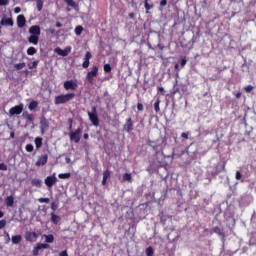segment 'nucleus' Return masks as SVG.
I'll return each mask as SVG.
<instances>
[{
    "label": "nucleus",
    "mask_w": 256,
    "mask_h": 256,
    "mask_svg": "<svg viewBox=\"0 0 256 256\" xmlns=\"http://www.w3.org/2000/svg\"><path fill=\"white\" fill-rule=\"evenodd\" d=\"M37 107H39V102L32 100L29 105H28V109L29 111H35V109H37Z\"/></svg>",
    "instance_id": "24"
},
{
    "label": "nucleus",
    "mask_w": 256,
    "mask_h": 256,
    "mask_svg": "<svg viewBox=\"0 0 256 256\" xmlns=\"http://www.w3.org/2000/svg\"><path fill=\"white\" fill-rule=\"evenodd\" d=\"M253 89H254V87L251 86V85H248V86L244 87V91L246 93H251V91H253Z\"/></svg>",
    "instance_id": "42"
},
{
    "label": "nucleus",
    "mask_w": 256,
    "mask_h": 256,
    "mask_svg": "<svg viewBox=\"0 0 256 256\" xmlns=\"http://www.w3.org/2000/svg\"><path fill=\"white\" fill-rule=\"evenodd\" d=\"M182 139H189V133H182L181 134Z\"/></svg>",
    "instance_id": "55"
},
{
    "label": "nucleus",
    "mask_w": 256,
    "mask_h": 256,
    "mask_svg": "<svg viewBox=\"0 0 256 256\" xmlns=\"http://www.w3.org/2000/svg\"><path fill=\"white\" fill-rule=\"evenodd\" d=\"M55 27H63V24H61V22H56Z\"/></svg>",
    "instance_id": "63"
},
{
    "label": "nucleus",
    "mask_w": 256,
    "mask_h": 256,
    "mask_svg": "<svg viewBox=\"0 0 256 256\" xmlns=\"http://www.w3.org/2000/svg\"><path fill=\"white\" fill-rule=\"evenodd\" d=\"M44 237L46 243H53V241H55V236H53V234L44 235Z\"/></svg>",
    "instance_id": "28"
},
{
    "label": "nucleus",
    "mask_w": 256,
    "mask_h": 256,
    "mask_svg": "<svg viewBox=\"0 0 256 256\" xmlns=\"http://www.w3.org/2000/svg\"><path fill=\"white\" fill-rule=\"evenodd\" d=\"M59 179H70L71 173H61L58 175Z\"/></svg>",
    "instance_id": "32"
},
{
    "label": "nucleus",
    "mask_w": 256,
    "mask_h": 256,
    "mask_svg": "<svg viewBox=\"0 0 256 256\" xmlns=\"http://www.w3.org/2000/svg\"><path fill=\"white\" fill-rule=\"evenodd\" d=\"M59 256H69V254H67V250H64L60 252Z\"/></svg>",
    "instance_id": "57"
},
{
    "label": "nucleus",
    "mask_w": 256,
    "mask_h": 256,
    "mask_svg": "<svg viewBox=\"0 0 256 256\" xmlns=\"http://www.w3.org/2000/svg\"><path fill=\"white\" fill-rule=\"evenodd\" d=\"M159 105H161V100L158 98L154 103V111L156 113H159V111H161V108L159 107Z\"/></svg>",
    "instance_id": "31"
},
{
    "label": "nucleus",
    "mask_w": 256,
    "mask_h": 256,
    "mask_svg": "<svg viewBox=\"0 0 256 256\" xmlns=\"http://www.w3.org/2000/svg\"><path fill=\"white\" fill-rule=\"evenodd\" d=\"M68 129L69 131H73V120L71 118L68 119Z\"/></svg>",
    "instance_id": "46"
},
{
    "label": "nucleus",
    "mask_w": 256,
    "mask_h": 256,
    "mask_svg": "<svg viewBox=\"0 0 256 256\" xmlns=\"http://www.w3.org/2000/svg\"><path fill=\"white\" fill-rule=\"evenodd\" d=\"M83 138L86 139V140L89 139V134L84 133Z\"/></svg>",
    "instance_id": "64"
},
{
    "label": "nucleus",
    "mask_w": 256,
    "mask_h": 256,
    "mask_svg": "<svg viewBox=\"0 0 256 256\" xmlns=\"http://www.w3.org/2000/svg\"><path fill=\"white\" fill-rule=\"evenodd\" d=\"M31 185L33 187H41V185H43V181H41V179L34 178L31 180Z\"/></svg>",
    "instance_id": "26"
},
{
    "label": "nucleus",
    "mask_w": 256,
    "mask_h": 256,
    "mask_svg": "<svg viewBox=\"0 0 256 256\" xmlns=\"http://www.w3.org/2000/svg\"><path fill=\"white\" fill-rule=\"evenodd\" d=\"M211 233H216V235H219V237H222V239H225V232L223 231V228L219 226L214 227Z\"/></svg>",
    "instance_id": "17"
},
{
    "label": "nucleus",
    "mask_w": 256,
    "mask_h": 256,
    "mask_svg": "<svg viewBox=\"0 0 256 256\" xmlns=\"http://www.w3.org/2000/svg\"><path fill=\"white\" fill-rule=\"evenodd\" d=\"M166 5H167V0L160 1V7H166Z\"/></svg>",
    "instance_id": "54"
},
{
    "label": "nucleus",
    "mask_w": 256,
    "mask_h": 256,
    "mask_svg": "<svg viewBox=\"0 0 256 256\" xmlns=\"http://www.w3.org/2000/svg\"><path fill=\"white\" fill-rule=\"evenodd\" d=\"M144 107H143V104L142 103H138L137 104V110L138 111H143Z\"/></svg>",
    "instance_id": "52"
},
{
    "label": "nucleus",
    "mask_w": 256,
    "mask_h": 256,
    "mask_svg": "<svg viewBox=\"0 0 256 256\" xmlns=\"http://www.w3.org/2000/svg\"><path fill=\"white\" fill-rule=\"evenodd\" d=\"M43 5H44L43 0H36L37 11L39 12L43 11Z\"/></svg>",
    "instance_id": "30"
},
{
    "label": "nucleus",
    "mask_w": 256,
    "mask_h": 256,
    "mask_svg": "<svg viewBox=\"0 0 256 256\" xmlns=\"http://www.w3.org/2000/svg\"><path fill=\"white\" fill-rule=\"evenodd\" d=\"M89 65H90L89 60H84V62H83V64H82V67H83L84 69H87V68L89 67Z\"/></svg>",
    "instance_id": "49"
},
{
    "label": "nucleus",
    "mask_w": 256,
    "mask_h": 256,
    "mask_svg": "<svg viewBox=\"0 0 256 256\" xmlns=\"http://www.w3.org/2000/svg\"><path fill=\"white\" fill-rule=\"evenodd\" d=\"M55 53H57V55H61V57H67V55H69V53H71V47H67L66 49H61V48H55Z\"/></svg>",
    "instance_id": "12"
},
{
    "label": "nucleus",
    "mask_w": 256,
    "mask_h": 256,
    "mask_svg": "<svg viewBox=\"0 0 256 256\" xmlns=\"http://www.w3.org/2000/svg\"><path fill=\"white\" fill-rule=\"evenodd\" d=\"M14 13H21V8L20 7H16L14 9Z\"/></svg>",
    "instance_id": "60"
},
{
    "label": "nucleus",
    "mask_w": 256,
    "mask_h": 256,
    "mask_svg": "<svg viewBox=\"0 0 256 256\" xmlns=\"http://www.w3.org/2000/svg\"><path fill=\"white\" fill-rule=\"evenodd\" d=\"M77 87V82H74L73 80H67L64 82L65 91H77Z\"/></svg>",
    "instance_id": "5"
},
{
    "label": "nucleus",
    "mask_w": 256,
    "mask_h": 256,
    "mask_svg": "<svg viewBox=\"0 0 256 256\" xmlns=\"http://www.w3.org/2000/svg\"><path fill=\"white\" fill-rule=\"evenodd\" d=\"M93 57V55H91V52L87 51L84 57V60L86 61H90V59Z\"/></svg>",
    "instance_id": "43"
},
{
    "label": "nucleus",
    "mask_w": 256,
    "mask_h": 256,
    "mask_svg": "<svg viewBox=\"0 0 256 256\" xmlns=\"http://www.w3.org/2000/svg\"><path fill=\"white\" fill-rule=\"evenodd\" d=\"M51 209H52V211H56L57 210V205H55V202H53L51 204Z\"/></svg>",
    "instance_id": "58"
},
{
    "label": "nucleus",
    "mask_w": 256,
    "mask_h": 256,
    "mask_svg": "<svg viewBox=\"0 0 256 256\" xmlns=\"http://www.w3.org/2000/svg\"><path fill=\"white\" fill-rule=\"evenodd\" d=\"M97 75H99V67L93 66L91 71L87 73L86 79L90 83H93V79H95V77H97Z\"/></svg>",
    "instance_id": "4"
},
{
    "label": "nucleus",
    "mask_w": 256,
    "mask_h": 256,
    "mask_svg": "<svg viewBox=\"0 0 256 256\" xmlns=\"http://www.w3.org/2000/svg\"><path fill=\"white\" fill-rule=\"evenodd\" d=\"M28 41L30 43H32V45H38V43H39V36H36V35L32 34L31 36H29Z\"/></svg>",
    "instance_id": "23"
},
{
    "label": "nucleus",
    "mask_w": 256,
    "mask_h": 256,
    "mask_svg": "<svg viewBox=\"0 0 256 256\" xmlns=\"http://www.w3.org/2000/svg\"><path fill=\"white\" fill-rule=\"evenodd\" d=\"M74 31L76 35H81L83 33V26H77Z\"/></svg>",
    "instance_id": "37"
},
{
    "label": "nucleus",
    "mask_w": 256,
    "mask_h": 256,
    "mask_svg": "<svg viewBox=\"0 0 256 256\" xmlns=\"http://www.w3.org/2000/svg\"><path fill=\"white\" fill-rule=\"evenodd\" d=\"M242 177H243V174L240 171H236V176H235L236 180L241 181Z\"/></svg>",
    "instance_id": "44"
},
{
    "label": "nucleus",
    "mask_w": 256,
    "mask_h": 256,
    "mask_svg": "<svg viewBox=\"0 0 256 256\" xmlns=\"http://www.w3.org/2000/svg\"><path fill=\"white\" fill-rule=\"evenodd\" d=\"M111 64H105L104 65V71L106 72V73H111Z\"/></svg>",
    "instance_id": "41"
},
{
    "label": "nucleus",
    "mask_w": 256,
    "mask_h": 256,
    "mask_svg": "<svg viewBox=\"0 0 256 256\" xmlns=\"http://www.w3.org/2000/svg\"><path fill=\"white\" fill-rule=\"evenodd\" d=\"M44 183L46 187H49V189H51V187H53V185L57 183V176H55V173L51 176H47L46 179L44 180Z\"/></svg>",
    "instance_id": "6"
},
{
    "label": "nucleus",
    "mask_w": 256,
    "mask_h": 256,
    "mask_svg": "<svg viewBox=\"0 0 256 256\" xmlns=\"http://www.w3.org/2000/svg\"><path fill=\"white\" fill-rule=\"evenodd\" d=\"M39 203H49V198H39L38 199Z\"/></svg>",
    "instance_id": "50"
},
{
    "label": "nucleus",
    "mask_w": 256,
    "mask_h": 256,
    "mask_svg": "<svg viewBox=\"0 0 256 256\" xmlns=\"http://www.w3.org/2000/svg\"><path fill=\"white\" fill-rule=\"evenodd\" d=\"M11 241H12L13 245H19V243H21V241H23V236H21V235L12 236Z\"/></svg>",
    "instance_id": "20"
},
{
    "label": "nucleus",
    "mask_w": 256,
    "mask_h": 256,
    "mask_svg": "<svg viewBox=\"0 0 256 256\" xmlns=\"http://www.w3.org/2000/svg\"><path fill=\"white\" fill-rule=\"evenodd\" d=\"M26 66L25 62H22V63H18V64H15L14 67L17 71H21V69H24V67Z\"/></svg>",
    "instance_id": "33"
},
{
    "label": "nucleus",
    "mask_w": 256,
    "mask_h": 256,
    "mask_svg": "<svg viewBox=\"0 0 256 256\" xmlns=\"http://www.w3.org/2000/svg\"><path fill=\"white\" fill-rule=\"evenodd\" d=\"M161 145H163V147H165V145H167V139L162 138Z\"/></svg>",
    "instance_id": "59"
},
{
    "label": "nucleus",
    "mask_w": 256,
    "mask_h": 256,
    "mask_svg": "<svg viewBox=\"0 0 256 256\" xmlns=\"http://www.w3.org/2000/svg\"><path fill=\"white\" fill-rule=\"evenodd\" d=\"M34 143L36 145V149H41L43 147V138L42 137H36L34 140Z\"/></svg>",
    "instance_id": "25"
},
{
    "label": "nucleus",
    "mask_w": 256,
    "mask_h": 256,
    "mask_svg": "<svg viewBox=\"0 0 256 256\" xmlns=\"http://www.w3.org/2000/svg\"><path fill=\"white\" fill-rule=\"evenodd\" d=\"M27 25V19H25V16L23 14H20L17 16V27L19 29H23Z\"/></svg>",
    "instance_id": "11"
},
{
    "label": "nucleus",
    "mask_w": 256,
    "mask_h": 256,
    "mask_svg": "<svg viewBox=\"0 0 256 256\" xmlns=\"http://www.w3.org/2000/svg\"><path fill=\"white\" fill-rule=\"evenodd\" d=\"M40 129H41L42 133H44V131L49 130V121L47 120V118L45 116H42L40 118Z\"/></svg>",
    "instance_id": "9"
},
{
    "label": "nucleus",
    "mask_w": 256,
    "mask_h": 256,
    "mask_svg": "<svg viewBox=\"0 0 256 256\" xmlns=\"http://www.w3.org/2000/svg\"><path fill=\"white\" fill-rule=\"evenodd\" d=\"M123 181H128L129 183H131V181H133V177L131 176L130 173H125L122 176Z\"/></svg>",
    "instance_id": "29"
},
{
    "label": "nucleus",
    "mask_w": 256,
    "mask_h": 256,
    "mask_svg": "<svg viewBox=\"0 0 256 256\" xmlns=\"http://www.w3.org/2000/svg\"><path fill=\"white\" fill-rule=\"evenodd\" d=\"M147 145H149V147H152L154 151H157V149L161 147V144H159V140H156V141L148 140Z\"/></svg>",
    "instance_id": "18"
},
{
    "label": "nucleus",
    "mask_w": 256,
    "mask_h": 256,
    "mask_svg": "<svg viewBox=\"0 0 256 256\" xmlns=\"http://www.w3.org/2000/svg\"><path fill=\"white\" fill-rule=\"evenodd\" d=\"M123 128H124V131H126V133H131V131H133V119L128 118Z\"/></svg>",
    "instance_id": "14"
},
{
    "label": "nucleus",
    "mask_w": 256,
    "mask_h": 256,
    "mask_svg": "<svg viewBox=\"0 0 256 256\" xmlns=\"http://www.w3.org/2000/svg\"><path fill=\"white\" fill-rule=\"evenodd\" d=\"M144 7L146 9V13H149V11H151V9H153V7H155V5L149 4V1L145 0L144 1Z\"/></svg>",
    "instance_id": "27"
},
{
    "label": "nucleus",
    "mask_w": 256,
    "mask_h": 256,
    "mask_svg": "<svg viewBox=\"0 0 256 256\" xmlns=\"http://www.w3.org/2000/svg\"><path fill=\"white\" fill-rule=\"evenodd\" d=\"M38 237H39V235L36 232H26V234H25V239L29 243H35V241H37Z\"/></svg>",
    "instance_id": "10"
},
{
    "label": "nucleus",
    "mask_w": 256,
    "mask_h": 256,
    "mask_svg": "<svg viewBox=\"0 0 256 256\" xmlns=\"http://www.w3.org/2000/svg\"><path fill=\"white\" fill-rule=\"evenodd\" d=\"M65 3H67L69 7H75V1L73 0H65Z\"/></svg>",
    "instance_id": "48"
},
{
    "label": "nucleus",
    "mask_w": 256,
    "mask_h": 256,
    "mask_svg": "<svg viewBox=\"0 0 256 256\" xmlns=\"http://www.w3.org/2000/svg\"><path fill=\"white\" fill-rule=\"evenodd\" d=\"M180 65H181V67H185V65H187V60L185 58L182 59L180 62Z\"/></svg>",
    "instance_id": "56"
},
{
    "label": "nucleus",
    "mask_w": 256,
    "mask_h": 256,
    "mask_svg": "<svg viewBox=\"0 0 256 256\" xmlns=\"http://www.w3.org/2000/svg\"><path fill=\"white\" fill-rule=\"evenodd\" d=\"M36 247H38V249H49V244H47V243H38L37 244V246Z\"/></svg>",
    "instance_id": "34"
},
{
    "label": "nucleus",
    "mask_w": 256,
    "mask_h": 256,
    "mask_svg": "<svg viewBox=\"0 0 256 256\" xmlns=\"http://www.w3.org/2000/svg\"><path fill=\"white\" fill-rule=\"evenodd\" d=\"M83 136V126H79L75 131L70 130L69 139L72 143H79Z\"/></svg>",
    "instance_id": "2"
},
{
    "label": "nucleus",
    "mask_w": 256,
    "mask_h": 256,
    "mask_svg": "<svg viewBox=\"0 0 256 256\" xmlns=\"http://www.w3.org/2000/svg\"><path fill=\"white\" fill-rule=\"evenodd\" d=\"M47 161H49V155L43 154L38 157V160L36 161L35 165L36 167H43V165H47Z\"/></svg>",
    "instance_id": "8"
},
{
    "label": "nucleus",
    "mask_w": 256,
    "mask_h": 256,
    "mask_svg": "<svg viewBox=\"0 0 256 256\" xmlns=\"http://www.w3.org/2000/svg\"><path fill=\"white\" fill-rule=\"evenodd\" d=\"M5 5H9V0H0V7H3Z\"/></svg>",
    "instance_id": "51"
},
{
    "label": "nucleus",
    "mask_w": 256,
    "mask_h": 256,
    "mask_svg": "<svg viewBox=\"0 0 256 256\" xmlns=\"http://www.w3.org/2000/svg\"><path fill=\"white\" fill-rule=\"evenodd\" d=\"M37 53V49L35 47H29L27 49V55H35Z\"/></svg>",
    "instance_id": "35"
},
{
    "label": "nucleus",
    "mask_w": 256,
    "mask_h": 256,
    "mask_svg": "<svg viewBox=\"0 0 256 256\" xmlns=\"http://www.w3.org/2000/svg\"><path fill=\"white\" fill-rule=\"evenodd\" d=\"M111 177V171L106 170L103 172L102 185H107V180Z\"/></svg>",
    "instance_id": "21"
},
{
    "label": "nucleus",
    "mask_w": 256,
    "mask_h": 256,
    "mask_svg": "<svg viewBox=\"0 0 256 256\" xmlns=\"http://www.w3.org/2000/svg\"><path fill=\"white\" fill-rule=\"evenodd\" d=\"M0 25H2V27H13V25H15V22L13 21V18H2L0 21Z\"/></svg>",
    "instance_id": "13"
},
{
    "label": "nucleus",
    "mask_w": 256,
    "mask_h": 256,
    "mask_svg": "<svg viewBox=\"0 0 256 256\" xmlns=\"http://www.w3.org/2000/svg\"><path fill=\"white\" fill-rule=\"evenodd\" d=\"M15 204V198L13 196H8L5 198V205L7 207H13Z\"/></svg>",
    "instance_id": "19"
},
{
    "label": "nucleus",
    "mask_w": 256,
    "mask_h": 256,
    "mask_svg": "<svg viewBox=\"0 0 256 256\" xmlns=\"http://www.w3.org/2000/svg\"><path fill=\"white\" fill-rule=\"evenodd\" d=\"M158 91H159V93H161V95H165V88H163V87H158Z\"/></svg>",
    "instance_id": "53"
},
{
    "label": "nucleus",
    "mask_w": 256,
    "mask_h": 256,
    "mask_svg": "<svg viewBox=\"0 0 256 256\" xmlns=\"http://www.w3.org/2000/svg\"><path fill=\"white\" fill-rule=\"evenodd\" d=\"M236 99H241V92L235 94Z\"/></svg>",
    "instance_id": "62"
},
{
    "label": "nucleus",
    "mask_w": 256,
    "mask_h": 256,
    "mask_svg": "<svg viewBox=\"0 0 256 256\" xmlns=\"http://www.w3.org/2000/svg\"><path fill=\"white\" fill-rule=\"evenodd\" d=\"M38 65H39V61L35 60L32 62V64H29L28 67L29 69H36Z\"/></svg>",
    "instance_id": "36"
},
{
    "label": "nucleus",
    "mask_w": 256,
    "mask_h": 256,
    "mask_svg": "<svg viewBox=\"0 0 256 256\" xmlns=\"http://www.w3.org/2000/svg\"><path fill=\"white\" fill-rule=\"evenodd\" d=\"M23 107H24V105H23V103H21L19 105H16V106L10 108V110H9L10 115L11 116L21 115V113H23Z\"/></svg>",
    "instance_id": "7"
},
{
    "label": "nucleus",
    "mask_w": 256,
    "mask_h": 256,
    "mask_svg": "<svg viewBox=\"0 0 256 256\" xmlns=\"http://www.w3.org/2000/svg\"><path fill=\"white\" fill-rule=\"evenodd\" d=\"M8 167L5 163H0V171H7Z\"/></svg>",
    "instance_id": "47"
},
{
    "label": "nucleus",
    "mask_w": 256,
    "mask_h": 256,
    "mask_svg": "<svg viewBox=\"0 0 256 256\" xmlns=\"http://www.w3.org/2000/svg\"><path fill=\"white\" fill-rule=\"evenodd\" d=\"M51 221L52 223H54V225H59V222L61 221V217L55 213H51Z\"/></svg>",
    "instance_id": "22"
},
{
    "label": "nucleus",
    "mask_w": 256,
    "mask_h": 256,
    "mask_svg": "<svg viewBox=\"0 0 256 256\" xmlns=\"http://www.w3.org/2000/svg\"><path fill=\"white\" fill-rule=\"evenodd\" d=\"M30 35H36L39 37L41 35V27L39 25H34L29 28Z\"/></svg>",
    "instance_id": "15"
},
{
    "label": "nucleus",
    "mask_w": 256,
    "mask_h": 256,
    "mask_svg": "<svg viewBox=\"0 0 256 256\" xmlns=\"http://www.w3.org/2000/svg\"><path fill=\"white\" fill-rule=\"evenodd\" d=\"M129 19H135V13H129Z\"/></svg>",
    "instance_id": "61"
},
{
    "label": "nucleus",
    "mask_w": 256,
    "mask_h": 256,
    "mask_svg": "<svg viewBox=\"0 0 256 256\" xmlns=\"http://www.w3.org/2000/svg\"><path fill=\"white\" fill-rule=\"evenodd\" d=\"M39 251H41V250L39 249L38 246H36V247H34V249H33V251H32V254H33L34 256H37V255H39Z\"/></svg>",
    "instance_id": "45"
},
{
    "label": "nucleus",
    "mask_w": 256,
    "mask_h": 256,
    "mask_svg": "<svg viewBox=\"0 0 256 256\" xmlns=\"http://www.w3.org/2000/svg\"><path fill=\"white\" fill-rule=\"evenodd\" d=\"M153 253H154L153 247L149 246V247L146 249V255H147V256H153Z\"/></svg>",
    "instance_id": "39"
},
{
    "label": "nucleus",
    "mask_w": 256,
    "mask_h": 256,
    "mask_svg": "<svg viewBox=\"0 0 256 256\" xmlns=\"http://www.w3.org/2000/svg\"><path fill=\"white\" fill-rule=\"evenodd\" d=\"M75 96H76L75 93L60 94L58 96H55L54 104L67 105V103H70V101H73V99H75Z\"/></svg>",
    "instance_id": "1"
},
{
    "label": "nucleus",
    "mask_w": 256,
    "mask_h": 256,
    "mask_svg": "<svg viewBox=\"0 0 256 256\" xmlns=\"http://www.w3.org/2000/svg\"><path fill=\"white\" fill-rule=\"evenodd\" d=\"M92 112L88 111V117L92 123V125H94V127H99V117L97 116V107L92 106Z\"/></svg>",
    "instance_id": "3"
},
{
    "label": "nucleus",
    "mask_w": 256,
    "mask_h": 256,
    "mask_svg": "<svg viewBox=\"0 0 256 256\" xmlns=\"http://www.w3.org/2000/svg\"><path fill=\"white\" fill-rule=\"evenodd\" d=\"M6 226H7V220L5 219L0 220V229H5Z\"/></svg>",
    "instance_id": "40"
},
{
    "label": "nucleus",
    "mask_w": 256,
    "mask_h": 256,
    "mask_svg": "<svg viewBox=\"0 0 256 256\" xmlns=\"http://www.w3.org/2000/svg\"><path fill=\"white\" fill-rule=\"evenodd\" d=\"M25 149L27 153H33V150H34L33 144H27Z\"/></svg>",
    "instance_id": "38"
},
{
    "label": "nucleus",
    "mask_w": 256,
    "mask_h": 256,
    "mask_svg": "<svg viewBox=\"0 0 256 256\" xmlns=\"http://www.w3.org/2000/svg\"><path fill=\"white\" fill-rule=\"evenodd\" d=\"M22 117H23V119H26V121L28 123H32L33 124V122L35 121V116L33 114H29L28 111H24L22 113Z\"/></svg>",
    "instance_id": "16"
}]
</instances>
